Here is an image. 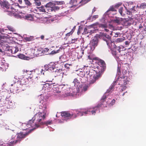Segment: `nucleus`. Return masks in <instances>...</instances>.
Segmentation results:
<instances>
[{
  "instance_id": "f257e3e1",
  "label": "nucleus",
  "mask_w": 146,
  "mask_h": 146,
  "mask_svg": "<svg viewBox=\"0 0 146 146\" xmlns=\"http://www.w3.org/2000/svg\"><path fill=\"white\" fill-rule=\"evenodd\" d=\"M41 102H42V104L39 106V108L42 109V111L36 114L33 117L35 121V125L36 127L35 128H37L44 124L42 120H44L46 116L49 113L47 109L48 106L47 102L43 100Z\"/></svg>"
},
{
  "instance_id": "f03ea898",
  "label": "nucleus",
  "mask_w": 146,
  "mask_h": 146,
  "mask_svg": "<svg viewBox=\"0 0 146 146\" xmlns=\"http://www.w3.org/2000/svg\"><path fill=\"white\" fill-rule=\"evenodd\" d=\"M96 63L98 64L99 69H96V71L97 73H99L98 74L96 78L97 79L98 77H101L103 74L106 68V64L104 61L101 59H98L96 60Z\"/></svg>"
},
{
  "instance_id": "7ed1b4c3",
  "label": "nucleus",
  "mask_w": 146,
  "mask_h": 146,
  "mask_svg": "<svg viewBox=\"0 0 146 146\" xmlns=\"http://www.w3.org/2000/svg\"><path fill=\"white\" fill-rule=\"evenodd\" d=\"M19 6L17 3H15L12 5L9 10L5 11L7 13V14L11 16H13L15 14V13L17 12L19 8Z\"/></svg>"
},
{
  "instance_id": "20e7f679",
  "label": "nucleus",
  "mask_w": 146,
  "mask_h": 146,
  "mask_svg": "<svg viewBox=\"0 0 146 146\" xmlns=\"http://www.w3.org/2000/svg\"><path fill=\"white\" fill-rule=\"evenodd\" d=\"M96 70L91 69L90 70L88 73V74L87 77L90 78L92 80H90V83L92 84L95 82L96 81L99 79L100 77H98V78H96L98 74L99 73H97L96 71Z\"/></svg>"
},
{
  "instance_id": "39448f33",
  "label": "nucleus",
  "mask_w": 146,
  "mask_h": 146,
  "mask_svg": "<svg viewBox=\"0 0 146 146\" xmlns=\"http://www.w3.org/2000/svg\"><path fill=\"white\" fill-rule=\"evenodd\" d=\"M11 87L10 88L12 89V92L13 93H17L21 91V86L20 84L18 83H15L13 84H11Z\"/></svg>"
},
{
  "instance_id": "423d86ee",
  "label": "nucleus",
  "mask_w": 146,
  "mask_h": 146,
  "mask_svg": "<svg viewBox=\"0 0 146 146\" xmlns=\"http://www.w3.org/2000/svg\"><path fill=\"white\" fill-rule=\"evenodd\" d=\"M100 37L104 40L106 41L108 45H109V43L111 41V37L108 35L104 33H102L100 35Z\"/></svg>"
},
{
  "instance_id": "0eeeda50",
  "label": "nucleus",
  "mask_w": 146,
  "mask_h": 146,
  "mask_svg": "<svg viewBox=\"0 0 146 146\" xmlns=\"http://www.w3.org/2000/svg\"><path fill=\"white\" fill-rule=\"evenodd\" d=\"M61 116L64 118H67L68 119L72 117H73L74 118L77 117V115L76 114H71L69 112L67 111H63L61 112Z\"/></svg>"
},
{
  "instance_id": "6e6552de",
  "label": "nucleus",
  "mask_w": 146,
  "mask_h": 146,
  "mask_svg": "<svg viewBox=\"0 0 146 146\" xmlns=\"http://www.w3.org/2000/svg\"><path fill=\"white\" fill-rule=\"evenodd\" d=\"M35 120L33 118L31 119L30 120L28 123L27 124L25 123L23 124V125H25L27 126V127L25 129H27L28 128H30L31 127L32 128H33V129H35L36 127L35 125V123H34V121Z\"/></svg>"
},
{
  "instance_id": "1a4fd4ad",
  "label": "nucleus",
  "mask_w": 146,
  "mask_h": 146,
  "mask_svg": "<svg viewBox=\"0 0 146 146\" xmlns=\"http://www.w3.org/2000/svg\"><path fill=\"white\" fill-rule=\"evenodd\" d=\"M0 4L2 7L6 9L7 10H9L11 6V4L6 0L1 1L0 0Z\"/></svg>"
},
{
  "instance_id": "9d476101",
  "label": "nucleus",
  "mask_w": 146,
  "mask_h": 146,
  "mask_svg": "<svg viewBox=\"0 0 146 146\" xmlns=\"http://www.w3.org/2000/svg\"><path fill=\"white\" fill-rule=\"evenodd\" d=\"M54 64L52 63H50L47 65H45L44 66V69L45 71H48L49 72L53 70L54 69H55V67Z\"/></svg>"
},
{
  "instance_id": "9b49d317",
  "label": "nucleus",
  "mask_w": 146,
  "mask_h": 146,
  "mask_svg": "<svg viewBox=\"0 0 146 146\" xmlns=\"http://www.w3.org/2000/svg\"><path fill=\"white\" fill-rule=\"evenodd\" d=\"M132 19L130 17L129 18H125L122 19V25L124 26L127 27L130 26L131 23L129 21H131Z\"/></svg>"
},
{
  "instance_id": "f8f14e48",
  "label": "nucleus",
  "mask_w": 146,
  "mask_h": 146,
  "mask_svg": "<svg viewBox=\"0 0 146 146\" xmlns=\"http://www.w3.org/2000/svg\"><path fill=\"white\" fill-rule=\"evenodd\" d=\"M29 78L30 79V81L32 82H34V83H36L38 82V76H36L35 73L32 74V75L29 76Z\"/></svg>"
},
{
  "instance_id": "ddd939ff",
  "label": "nucleus",
  "mask_w": 146,
  "mask_h": 146,
  "mask_svg": "<svg viewBox=\"0 0 146 146\" xmlns=\"http://www.w3.org/2000/svg\"><path fill=\"white\" fill-rule=\"evenodd\" d=\"M29 134V133H23L22 132L18 133L17 134V138L21 141L23 139L25 138Z\"/></svg>"
},
{
  "instance_id": "4468645a",
  "label": "nucleus",
  "mask_w": 146,
  "mask_h": 146,
  "mask_svg": "<svg viewBox=\"0 0 146 146\" xmlns=\"http://www.w3.org/2000/svg\"><path fill=\"white\" fill-rule=\"evenodd\" d=\"M76 112L78 114L82 116L84 115V114L86 115L88 113L89 111H88V110L87 111H85L84 110V109H81L78 110H76Z\"/></svg>"
},
{
  "instance_id": "2eb2a0df",
  "label": "nucleus",
  "mask_w": 146,
  "mask_h": 146,
  "mask_svg": "<svg viewBox=\"0 0 146 146\" xmlns=\"http://www.w3.org/2000/svg\"><path fill=\"white\" fill-rule=\"evenodd\" d=\"M7 39L3 36L0 35V43L2 45H7Z\"/></svg>"
},
{
  "instance_id": "dca6fc26",
  "label": "nucleus",
  "mask_w": 146,
  "mask_h": 146,
  "mask_svg": "<svg viewBox=\"0 0 146 146\" xmlns=\"http://www.w3.org/2000/svg\"><path fill=\"white\" fill-rule=\"evenodd\" d=\"M100 106L98 105V106L97 107L88 108V111H89V112H91L92 115H95V114L96 113V111L99 110L98 108Z\"/></svg>"
},
{
  "instance_id": "f3484780",
  "label": "nucleus",
  "mask_w": 146,
  "mask_h": 146,
  "mask_svg": "<svg viewBox=\"0 0 146 146\" xmlns=\"http://www.w3.org/2000/svg\"><path fill=\"white\" fill-rule=\"evenodd\" d=\"M98 42V40L96 38H94L92 40L90 43V46L92 47L91 48L94 49L97 46Z\"/></svg>"
},
{
  "instance_id": "a211bd4d",
  "label": "nucleus",
  "mask_w": 146,
  "mask_h": 146,
  "mask_svg": "<svg viewBox=\"0 0 146 146\" xmlns=\"http://www.w3.org/2000/svg\"><path fill=\"white\" fill-rule=\"evenodd\" d=\"M43 85L42 89L45 90L46 89H48V88H52L54 86L53 84L51 83H46L44 84H42Z\"/></svg>"
},
{
  "instance_id": "6ab92c4d",
  "label": "nucleus",
  "mask_w": 146,
  "mask_h": 146,
  "mask_svg": "<svg viewBox=\"0 0 146 146\" xmlns=\"http://www.w3.org/2000/svg\"><path fill=\"white\" fill-rule=\"evenodd\" d=\"M23 74L24 76H27L29 78V76L32 75L33 73H32L31 71L24 69L23 70Z\"/></svg>"
},
{
  "instance_id": "aec40b11",
  "label": "nucleus",
  "mask_w": 146,
  "mask_h": 146,
  "mask_svg": "<svg viewBox=\"0 0 146 146\" xmlns=\"http://www.w3.org/2000/svg\"><path fill=\"white\" fill-rule=\"evenodd\" d=\"M37 11L42 13H48V9H46L45 7L42 6L40 7H37Z\"/></svg>"
},
{
  "instance_id": "412c9836",
  "label": "nucleus",
  "mask_w": 146,
  "mask_h": 146,
  "mask_svg": "<svg viewBox=\"0 0 146 146\" xmlns=\"http://www.w3.org/2000/svg\"><path fill=\"white\" fill-rule=\"evenodd\" d=\"M36 72L38 74H43L44 75V72H45L44 68H39L36 69L35 70Z\"/></svg>"
},
{
  "instance_id": "4be33fe9",
  "label": "nucleus",
  "mask_w": 146,
  "mask_h": 146,
  "mask_svg": "<svg viewBox=\"0 0 146 146\" xmlns=\"http://www.w3.org/2000/svg\"><path fill=\"white\" fill-rule=\"evenodd\" d=\"M24 19L27 20L32 21L33 20V17L30 14H28L25 16H24Z\"/></svg>"
},
{
  "instance_id": "5701e85b",
  "label": "nucleus",
  "mask_w": 146,
  "mask_h": 146,
  "mask_svg": "<svg viewBox=\"0 0 146 146\" xmlns=\"http://www.w3.org/2000/svg\"><path fill=\"white\" fill-rule=\"evenodd\" d=\"M10 49L11 53L13 54L19 51L18 48L15 47H11Z\"/></svg>"
},
{
  "instance_id": "b1692460",
  "label": "nucleus",
  "mask_w": 146,
  "mask_h": 146,
  "mask_svg": "<svg viewBox=\"0 0 146 146\" xmlns=\"http://www.w3.org/2000/svg\"><path fill=\"white\" fill-rule=\"evenodd\" d=\"M91 67L95 69V70H96V69H99L98 64L96 63V61L95 62L94 61H92V63L91 65Z\"/></svg>"
},
{
  "instance_id": "393cba45",
  "label": "nucleus",
  "mask_w": 146,
  "mask_h": 146,
  "mask_svg": "<svg viewBox=\"0 0 146 146\" xmlns=\"http://www.w3.org/2000/svg\"><path fill=\"white\" fill-rule=\"evenodd\" d=\"M34 40V37L33 36H26L24 38V40L26 42Z\"/></svg>"
},
{
  "instance_id": "a878e982",
  "label": "nucleus",
  "mask_w": 146,
  "mask_h": 146,
  "mask_svg": "<svg viewBox=\"0 0 146 146\" xmlns=\"http://www.w3.org/2000/svg\"><path fill=\"white\" fill-rule=\"evenodd\" d=\"M74 84V85L75 87L77 88L80 84V82L76 78H75L73 82Z\"/></svg>"
},
{
  "instance_id": "bb28decb",
  "label": "nucleus",
  "mask_w": 146,
  "mask_h": 146,
  "mask_svg": "<svg viewBox=\"0 0 146 146\" xmlns=\"http://www.w3.org/2000/svg\"><path fill=\"white\" fill-rule=\"evenodd\" d=\"M98 17L99 16L98 15H93L92 17H89L88 19L89 20H90L91 21H93L96 19L98 18Z\"/></svg>"
},
{
  "instance_id": "cd10ccee",
  "label": "nucleus",
  "mask_w": 146,
  "mask_h": 146,
  "mask_svg": "<svg viewBox=\"0 0 146 146\" xmlns=\"http://www.w3.org/2000/svg\"><path fill=\"white\" fill-rule=\"evenodd\" d=\"M26 5L28 7H31L32 6V3H31L29 0H24Z\"/></svg>"
},
{
  "instance_id": "c85d7f7f",
  "label": "nucleus",
  "mask_w": 146,
  "mask_h": 146,
  "mask_svg": "<svg viewBox=\"0 0 146 146\" xmlns=\"http://www.w3.org/2000/svg\"><path fill=\"white\" fill-rule=\"evenodd\" d=\"M113 48L117 52L119 53L120 52L121 48L119 46H117L116 45L114 44L113 45Z\"/></svg>"
},
{
  "instance_id": "c756f323",
  "label": "nucleus",
  "mask_w": 146,
  "mask_h": 146,
  "mask_svg": "<svg viewBox=\"0 0 146 146\" xmlns=\"http://www.w3.org/2000/svg\"><path fill=\"white\" fill-rule=\"evenodd\" d=\"M110 11H116V10L113 5H112V6L110 7V8L108 9V11H107L106 12L108 13Z\"/></svg>"
},
{
  "instance_id": "7c9ffc66",
  "label": "nucleus",
  "mask_w": 146,
  "mask_h": 146,
  "mask_svg": "<svg viewBox=\"0 0 146 146\" xmlns=\"http://www.w3.org/2000/svg\"><path fill=\"white\" fill-rule=\"evenodd\" d=\"M52 5V3L51 2H49L46 4L45 7L46 9L48 8H50L51 10V8L52 7H51V6Z\"/></svg>"
},
{
  "instance_id": "2f4dec72",
  "label": "nucleus",
  "mask_w": 146,
  "mask_h": 146,
  "mask_svg": "<svg viewBox=\"0 0 146 146\" xmlns=\"http://www.w3.org/2000/svg\"><path fill=\"white\" fill-rule=\"evenodd\" d=\"M13 16H14L16 18H24V16L23 15H21L19 14H17L16 13L14 15H13Z\"/></svg>"
},
{
  "instance_id": "473e14b6",
  "label": "nucleus",
  "mask_w": 146,
  "mask_h": 146,
  "mask_svg": "<svg viewBox=\"0 0 146 146\" xmlns=\"http://www.w3.org/2000/svg\"><path fill=\"white\" fill-rule=\"evenodd\" d=\"M99 23L98 22H96L90 25L91 27L94 28H97L98 26L99 27Z\"/></svg>"
},
{
  "instance_id": "72a5a7b5",
  "label": "nucleus",
  "mask_w": 146,
  "mask_h": 146,
  "mask_svg": "<svg viewBox=\"0 0 146 146\" xmlns=\"http://www.w3.org/2000/svg\"><path fill=\"white\" fill-rule=\"evenodd\" d=\"M34 1V3L35 5L38 6H40L41 4L40 0H33Z\"/></svg>"
},
{
  "instance_id": "f704fd0d",
  "label": "nucleus",
  "mask_w": 146,
  "mask_h": 146,
  "mask_svg": "<svg viewBox=\"0 0 146 146\" xmlns=\"http://www.w3.org/2000/svg\"><path fill=\"white\" fill-rule=\"evenodd\" d=\"M140 8L142 9L146 8V3H142L140 5Z\"/></svg>"
},
{
  "instance_id": "c9c22d12",
  "label": "nucleus",
  "mask_w": 146,
  "mask_h": 146,
  "mask_svg": "<svg viewBox=\"0 0 146 146\" xmlns=\"http://www.w3.org/2000/svg\"><path fill=\"white\" fill-rule=\"evenodd\" d=\"M60 51V49L58 50H53L50 53V54H56L59 52Z\"/></svg>"
},
{
  "instance_id": "e433bc0d",
  "label": "nucleus",
  "mask_w": 146,
  "mask_h": 146,
  "mask_svg": "<svg viewBox=\"0 0 146 146\" xmlns=\"http://www.w3.org/2000/svg\"><path fill=\"white\" fill-rule=\"evenodd\" d=\"M18 57L20 58L21 59H25V56L23 54H20L17 55Z\"/></svg>"
},
{
  "instance_id": "4c0bfd02",
  "label": "nucleus",
  "mask_w": 146,
  "mask_h": 146,
  "mask_svg": "<svg viewBox=\"0 0 146 146\" xmlns=\"http://www.w3.org/2000/svg\"><path fill=\"white\" fill-rule=\"evenodd\" d=\"M60 7L57 6H55L54 7H52V8H51V11H57L59 9Z\"/></svg>"
},
{
  "instance_id": "58836bf2",
  "label": "nucleus",
  "mask_w": 146,
  "mask_h": 146,
  "mask_svg": "<svg viewBox=\"0 0 146 146\" xmlns=\"http://www.w3.org/2000/svg\"><path fill=\"white\" fill-rule=\"evenodd\" d=\"M72 66L71 64H66L64 65V67L68 69H69Z\"/></svg>"
},
{
  "instance_id": "ea45409f",
  "label": "nucleus",
  "mask_w": 146,
  "mask_h": 146,
  "mask_svg": "<svg viewBox=\"0 0 146 146\" xmlns=\"http://www.w3.org/2000/svg\"><path fill=\"white\" fill-rule=\"evenodd\" d=\"M99 27L103 28H107V25L106 24H99Z\"/></svg>"
},
{
  "instance_id": "a19ab883",
  "label": "nucleus",
  "mask_w": 146,
  "mask_h": 146,
  "mask_svg": "<svg viewBox=\"0 0 146 146\" xmlns=\"http://www.w3.org/2000/svg\"><path fill=\"white\" fill-rule=\"evenodd\" d=\"M7 28L9 30L12 31L14 32L15 31V30L14 29L13 27H12L11 26H8L7 27Z\"/></svg>"
},
{
  "instance_id": "79ce46f5",
  "label": "nucleus",
  "mask_w": 146,
  "mask_h": 146,
  "mask_svg": "<svg viewBox=\"0 0 146 146\" xmlns=\"http://www.w3.org/2000/svg\"><path fill=\"white\" fill-rule=\"evenodd\" d=\"M88 58L90 60H98V58L97 57H91L89 55L88 56Z\"/></svg>"
},
{
  "instance_id": "37998d69",
  "label": "nucleus",
  "mask_w": 146,
  "mask_h": 146,
  "mask_svg": "<svg viewBox=\"0 0 146 146\" xmlns=\"http://www.w3.org/2000/svg\"><path fill=\"white\" fill-rule=\"evenodd\" d=\"M113 22L118 24L120 23V20L119 18L117 17L116 19L113 20Z\"/></svg>"
},
{
  "instance_id": "c03bdc74",
  "label": "nucleus",
  "mask_w": 146,
  "mask_h": 146,
  "mask_svg": "<svg viewBox=\"0 0 146 146\" xmlns=\"http://www.w3.org/2000/svg\"><path fill=\"white\" fill-rule=\"evenodd\" d=\"M121 68L118 66L117 69V74L119 76L121 74Z\"/></svg>"
},
{
  "instance_id": "a18cd8bd",
  "label": "nucleus",
  "mask_w": 146,
  "mask_h": 146,
  "mask_svg": "<svg viewBox=\"0 0 146 146\" xmlns=\"http://www.w3.org/2000/svg\"><path fill=\"white\" fill-rule=\"evenodd\" d=\"M90 0H81L79 2L80 3H82L83 4H85L87 3Z\"/></svg>"
},
{
  "instance_id": "49530a36",
  "label": "nucleus",
  "mask_w": 146,
  "mask_h": 146,
  "mask_svg": "<svg viewBox=\"0 0 146 146\" xmlns=\"http://www.w3.org/2000/svg\"><path fill=\"white\" fill-rule=\"evenodd\" d=\"M0 146H9V145L7 143H5L4 142H1L0 143Z\"/></svg>"
},
{
  "instance_id": "de8ad7c7",
  "label": "nucleus",
  "mask_w": 146,
  "mask_h": 146,
  "mask_svg": "<svg viewBox=\"0 0 146 146\" xmlns=\"http://www.w3.org/2000/svg\"><path fill=\"white\" fill-rule=\"evenodd\" d=\"M77 2L76 0H70L69 3L71 5H73L74 3H76Z\"/></svg>"
},
{
  "instance_id": "09e8293b",
  "label": "nucleus",
  "mask_w": 146,
  "mask_h": 146,
  "mask_svg": "<svg viewBox=\"0 0 146 146\" xmlns=\"http://www.w3.org/2000/svg\"><path fill=\"white\" fill-rule=\"evenodd\" d=\"M88 85H86L83 88V90L84 91H86L88 90Z\"/></svg>"
},
{
  "instance_id": "8fccbe9b",
  "label": "nucleus",
  "mask_w": 146,
  "mask_h": 146,
  "mask_svg": "<svg viewBox=\"0 0 146 146\" xmlns=\"http://www.w3.org/2000/svg\"><path fill=\"white\" fill-rule=\"evenodd\" d=\"M7 143L9 145V146H13V145L14 144V141H11V142L8 143Z\"/></svg>"
},
{
  "instance_id": "3c124183",
  "label": "nucleus",
  "mask_w": 146,
  "mask_h": 146,
  "mask_svg": "<svg viewBox=\"0 0 146 146\" xmlns=\"http://www.w3.org/2000/svg\"><path fill=\"white\" fill-rule=\"evenodd\" d=\"M123 40V39L122 38H118L116 39V41L117 42H122Z\"/></svg>"
},
{
  "instance_id": "603ef678",
  "label": "nucleus",
  "mask_w": 146,
  "mask_h": 146,
  "mask_svg": "<svg viewBox=\"0 0 146 146\" xmlns=\"http://www.w3.org/2000/svg\"><path fill=\"white\" fill-rule=\"evenodd\" d=\"M106 95H104L102 97L101 101L102 102H104L106 100Z\"/></svg>"
},
{
  "instance_id": "864d4df0",
  "label": "nucleus",
  "mask_w": 146,
  "mask_h": 146,
  "mask_svg": "<svg viewBox=\"0 0 146 146\" xmlns=\"http://www.w3.org/2000/svg\"><path fill=\"white\" fill-rule=\"evenodd\" d=\"M113 50L112 51V54L113 55H116L117 54V51L113 48Z\"/></svg>"
},
{
  "instance_id": "5fc2aeb1",
  "label": "nucleus",
  "mask_w": 146,
  "mask_h": 146,
  "mask_svg": "<svg viewBox=\"0 0 146 146\" xmlns=\"http://www.w3.org/2000/svg\"><path fill=\"white\" fill-rule=\"evenodd\" d=\"M115 101L114 99H113L111 102L110 103V106H112L114 105L115 103Z\"/></svg>"
},
{
  "instance_id": "6e6d98bb",
  "label": "nucleus",
  "mask_w": 146,
  "mask_h": 146,
  "mask_svg": "<svg viewBox=\"0 0 146 146\" xmlns=\"http://www.w3.org/2000/svg\"><path fill=\"white\" fill-rule=\"evenodd\" d=\"M123 9V7H121L120 9H119V12L120 14L122 16H123V15L122 14V11Z\"/></svg>"
},
{
  "instance_id": "4d7b16f0",
  "label": "nucleus",
  "mask_w": 146,
  "mask_h": 146,
  "mask_svg": "<svg viewBox=\"0 0 146 146\" xmlns=\"http://www.w3.org/2000/svg\"><path fill=\"white\" fill-rule=\"evenodd\" d=\"M121 5V3H118L115 5L114 6L115 9H117L118 8L120 5Z\"/></svg>"
},
{
  "instance_id": "13d9d810",
  "label": "nucleus",
  "mask_w": 146,
  "mask_h": 146,
  "mask_svg": "<svg viewBox=\"0 0 146 146\" xmlns=\"http://www.w3.org/2000/svg\"><path fill=\"white\" fill-rule=\"evenodd\" d=\"M52 123V121H48L46 122H45L44 124H45L46 125H50Z\"/></svg>"
},
{
  "instance_id": "bf43d9fd",
  "label": "nucleus",
  "mask_w": 146,
  "mask_h": 146,
  "mask_svg": "<svg viewBox=\"0 0 146 146\" xmlns=\"http://www.w3.org/2000/svg\"><path fill=\"white\" fill-rule=\"evenodd\" d=\"M115 85L114 83L113 84L111 85V86H110V90L111 89V90H113V89Z\"/></svg>"
},
{
  "instance_id": "052dcab7",
  "label": "nucleus",
  "mask_w": 146,
  "mask_h": 146,
  "mask_svg": "<svg viewBox=\"0 0 146 146\" xmlns=\"http://www.w3.org/2000/svg\"><path fill=\"white\" fill-rule=\"evenodd\" d=\"M21 140H19V139L17 138V140H16L15 141H14V144L17 143L18 142H19L21 141Z\"/></svg>"
},
{
  "instance_id": "680f3d73",
  "label": "nucleus",
  "mask_w": 146,
  "mask_h": 146,
  "mask_svg": "<svg viewBox=\"0 0 146 146\" xmlns=\"http://www.w3.org/2000/svg\"><path fill=\"white\" fill-rule=\"evenodd\" d=\"M75 29V26L71 30V31L70 32V33L71 34H72L74 31Z\"/></svg>"
},
{
  "instance_id": "e2e57ef3",
  "label": "nucleus",
  "mask_w": 146,
  "mask_h": 146,
  "mask_svg": "<svg viewBox=\"0 0 146 146\" xmlns=\"http://www.w3.org/2000/svg\"><path fill=\"white\" fill-rule=\"evenodd\" d=\"M72 35V34H71L70 32L69 33H67L66 34V37H68L69 36H70V35Z\"/></svg>"
},
{
  "instance_id": "0e129e2a",
  "label": "nucleus",
  "mask_w": 146,
  "mask_h": 146,
  "mask_svg": "<svg viewBox=\"0 0 146 146\" xmlns=\"http://www.w3.org/2000/svg\"><path fill=\"white\" fill-rule=\"evenodd\" d=\"M112 90L111 89L110 90V88H109L107 90V91H106V93H110L111 92H112Z\"/></svg>"
},
{
  "instance_id": "69168bd1",
  "label": "nucleus",
  "mask_w": 146,
  "mask_h": 146,
  "mask_svg": "<svg viewBox=\"0 0 146 146\" xmlns=\"http://www.w3.org/2000/svg\"><path fill=\"white\" fill-rule=\"evenodd\" d=\"M120 34V33H115V35L114 36L115 37H117L118 36V35Z\"/></svg>"
},
{
  "instance_id": "338daca9",
  "label": "nucleus",
  "mask_w": 146,
  "mask_h": 146,
  "mask_svg": "<svg viewBox=\"0 0 146 146\" xmlns=\"http://www.w3.org/2000/svg\"><path fill=\"white\" fill-rule=\"evenodd\" d=\"M77 40L76 39H72L71 43H74L75 41Z\"/></svg>"
},
{
  "instance_id": "774afa93",
  "label": "nucleus",
  "mask_w": 146,
  "mask_h": 146,
  "mask_svg": "<svg viewBox=\"0 0 146 146\" xmlns=\"http://www.w3.org/2000/svg\"><path fill=\"white\" fill-rule=\"evenodd\" d=\"M125 44L126 45H128L129 44V42L128 41H126L125 42Z\"/></svg>"
}]
</instances>
